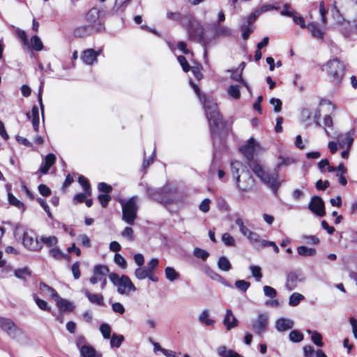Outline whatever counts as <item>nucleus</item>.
<instances>
[{
  "label": "nucleus",
  "instance_id": "nucleus-1",
  "mask_svg": "<svg viewBox=\"0 0 357 357\" xmlns=\"http://www.w3.org/2000/svg\"><path fill=\"white\" fill-rule=\"evenodd\" d=\"M265 149L253 137H250L245 144L240 147V151L245 157L248 164L253 173L259 177L263 183L266 184L271 190L276 192L280 188L278 174L276 172H267L262 167L253 159L255 154L264 152Z\"/></svg>",
  "mask_w": 357,
  "mask_h": 357
},
{
  "label": "nucleus",
  "instance_id": "nucleus-2",
  "mask_svg": "<svg viewBox=\"0 0 357 357\" xmlns=\"http://www.w3.org/2000/svg\"><path fill=\"white\" fill-rule=\"evenodd\" d=\"M190 83L204 105L206 116L211 130L212 139L214 142L215 135H219V128L222 125V119L218 110L217 103L212 97L202 95L197 84L192 81H190Z\"/></svg>",
  "mask_w": 357,
  "mask_h": 357
},
{
  "label": "nucleus",
  "instance_id": "nucleus-3",
  "mask_svg": "<svg viewBox=\"0 0 357 357\" xmlns=\"http://www.w3.org/2000/svg\"><path fill=\"white\" fill-rule=\"evenodd\" d=\"M147 194L149 197L163 204L167 208L172 204L178 206L185 200V195L182 192L169 185L158 189L148 188Z\"/></svg>",
  "mask_w": 357,
  "mask_h": 357
},
{
  "label": "nucleus",
  "instance_id": "nucleus-4",
  "mask_svg": "<svg viewBox=\"0 0 357 357\" xmlns=\"http://www.w3.org/2000/svg\"><path fill=\"white\" fill-rule=\"evenodd\" d=\"M14 236L16 238H22V244L29 250L38 251L43 248L42 243L38 240L36 234L22 225L15 226Z\"/></svg>",
  "mask_w": 357,
  "mask_h": 357
},
{
  "label": "nucleus",
  "instance_id": "nucleus-5",
  "mask_svg": "<svg viewBox=\"0 0 357 357\" xmlns=\"http://www.w3.org/2000/svg\"><path fill=\"white\" fill-rule=\"evenodd\" d=\"M109 279L117 287L118 293L121 295L128 296L130 292L137 290L135 286L127 275H123L119 277L117 273H111L109 274Z\"/></svg>",
  "mask_w": 357,
  "mask_h": 357
},
{
  "label": "nucleus",
  "instance_id": "nucleus-6",
  "mask_svg": "<svg viewBox=\"0 0 357 357\" xmlns=\"http://www.w3.org/2000/svg\"><path fill=\"white\" fill-rule=\"evenodd\" d=\"M121 204L122 207V220L130 225H134L139 208L137 197L133 196L127 201H121Z\"/></svg>",
  "mask_w": 357,
  "mask_h": 357
},
{
  "label": "nucleus",
  "instance_id": "nucleus-7",
  "mask_svg": "<svg viewBox=\"0 0 357 357\" xmlns=\"http://www.w3.org/2000/svg\"><path fill=\"white\" fill-rule=\"evenodd\" d=\"M335 83H339L344 75V65L337 59L327 61L322 67Z\"/></svg>",
  "mask_w": 357,
  "mask_h": 357
},
{
  "label": "nucleus",
  "instance_id": "nucleus-8",
  "mask_svg": "<svg viewBox=\"0 0 357 357\" xmlns=\"http://www.w3.org/2000/svg\"><path fill=\"white\" fill-rule=\"evenodd\" d=\"M235 181L238 190L243 192L250 190L255 184L252 176L248 171H243L241 175H237Z\"/></svg>",
  "mask_w": 357,
  "mask_h": 357
},
{
  "label": "nucleus",
  "instance_id": "nucleus-9",
  "mask_svg": "<svg viewBox=\"0 0 357 357\" xmlns=\"http://www.w3.org/2000/svg\"><path fill=\"white\" fill-rule=\"evenodd\" d=\"M0 328L13 339L22 335V331L10 319L0 317Z\"/></svg>",
  "mask_w": 357,
  "mask_h": 357
},
{
  "label": "nucleus",
  "instance_id": "nucleus-10",
  "mask_svg": "<svg viewBox=\"0 0 357 357\" xmlns=\"http://www.w3.org/2000/svg\"><path fill=\"white\" fill-rule=\"evenodd\" d=\"M268 324V317L266 314L260 313L252 320L250 328L257 335H261L266 331Z\"/></svg>",
  "mask_w": 357,
  "mask_h": 357
},
{
  "label": "nucleus",
  "instance_id": "nucleus-11",
  "mask_svg": "<svg viewBox=\"0 0 357 357\" xmlns=\"http://www.w3.org/2000/svg\"><path fill=\"white\" fill-rule=\"evenodd\" d=\"M100 13L101 10L99 8L93 7L89 10L86 15V20L89 22L93 24L92 29L96 32H100L105 29L104 24L98 21L100 16Z\"/></svg>",
  "mask_w": 357,
  "mask_h": 357
},
{
  "label": "nucleus",
  "instance_id": "nucleus-12",
  "mask_svg": "<svg viewBox=\"0 0 357 357\" xmlns=\"http://www.w3.org/2000/svg\"><path fill=\"white\" fill-rule=\"evenodd\" d=\"M308 208L319 217H324L326 215L324 202L319 196H313L311 198L308 204Z\"/></svg>",
  "mask_w": 357,
  "mask_h": 357
},
{
  "label": "nucleus",
  "instance_id": "nucleus-13",
  "mask_svg": "<svg viewBox=\"0 0 357 357\" xmlns=\"http://www.w3.org/2000/svg\"><path fill=\"white\" fill-rule=\"evenodd\" d=\"M93 272L96 275H99L98 276V282H100V289L102 290L105 288L107 285V278L106 276L109 273V268L102 264H98L94 266Z\"/></svg>",
  "mask_w": 357,
  "mask_h": 357
},
{
  "label": "nucleus",
  "instance_id": "nucleus-14",
  "mask_svg": "<svg viewBox=\"0 0 357 357\" xmlns=\"http://www.w3.org/2000/svg\"><path fill=\"white\" fill-rule=\"evenodd\" d=\"M354 130H350L344 134H337L332 137L337 139L339 142V145L342 148H344L345 146L350 149L353 142H354Z\"/></svg>",
  "mask_w": 357,
  "mask_h": 357
},
{
  "label": "nucleus",
  "instance_id": "nucleus-15",
  "mask_svg": "<svg viewBox=\"0 0 357 357\" xmlns=\"http://www.w3.org/2000/svg\"><path fill=\"white\" fill-rule=\"evenodd\" d=\"M202 269L204 273L211 280L217 281L225 287H231V285L223 277L212 269L210 266L205 265Z\"/></svg>",
  "mask_w": 357,
  "mask_h": 357
},
{
  "label": "nucleus",
  "instance_id": "nucleus-16",
  "mask_svg": "<svg viewBox=\"0 0 357 357\" xmlns=\"http://www.w3.org/2000/svg\"><path fill=\"white\" fill-rule=\"evenodd\" d=\"M100 52L101 50L95 51L93 49H87L82 52L81 59L85 64L92 65L97 62V57Z\"/></svg>",
  "mask_w": 357,
  "mask_h": 357
},
{
  "label": "nucleus",
  "instance_id": "nucleus-17",
  "mask_svg": "<svg viewBox=\"0 0 357 357\" xmlns=\"http://www.w3.org/2000/svg\"><path fill=\"white\" fill-rule=\"evenodd\" d=\"M223 324L227 331H230L238 325V319L234 315L232 311L229 309L226 310V314L223 319Z\"/></svg>",
  "mask_w": 357,
  "mask_h": 357
},
{
  "label": "nucleus",
  "instance_id": "nucleus-18",
  "mask_svg": "<svg viewBox=\"0 0 357 357\" xmlns=\"http://www.w3.org/2000/svg\"><path fill=\"white\" fill-rule=\"evenodd\" d=\"M82 292L84 293L90 303L100 306L104 305V297L102 294L91 293L86 289H83Z\"/></svg>",
  "mask_w": 357,
  "mask_h": 357
},
{
  "label": "nucleus",
  "instance_id": "nucleus-19",
  "mask_svg": "<svg viewBox=\"0 0 357 357\" xmlns=\"http://www.w3.org/2000/svg\"><path fill=\"white\" fill-rule=\"evenodd\" d=\"M189 36L192 40H197L199 43H201L204 49V56L206 60V63L208 62L207 58V48L209 47V42L205 38L204 33L202 31L197 36V38H194L193 32L192 30L189 31Z\"/></svg>",
  "mask_w": 357,
  "mask_h": 357
},
{
  "label": "nucleus",
  "instance_id": "nucleus-20",
  "mask_svg": "<svg viewBox=\"0 0 357 357\" xmlns=\"http://www.w3.org/2000/svg\"><path fill=\"white\" fill-rule=\"evenodd\" d=\"M303 280L296 272H290L287 276L285 287L289 291H292L297 287L298 283Z\"/></svg>",
  "mask_w": 357,
  "mask_h": 357
},
{
  "label": "nucleus",
  "instance_id": "nucleus-21",
  "mask_svg": "<svg viewBox=\"0 0 357 357\" xmlns=\"http://www.w3.org/2000/svg\"><path fill=\"white\" fill-rule=\"evenodd\" d=\"M294 327V321L286 318H280L275 322V328L279 332H283L291 329Z\"/></svg>",
  "mask_w": 357,
  "mask_h": 357
},
{
  "label": "nucleus",
  "instance_id": "nucleus-22",
  "mask_svg": "<svg viewBox=\"0 0 357 357\" xmlns=\"http://www.w3.org/2000/svg\"><path fill=\"white\" fill-rule=\"evenodd\" d=\"M311 35L319 40L324 38V33L316 22H311L306 26Z\"/></svg>",
  "mask_w": 357,
  "mask_h": 357
},
{
  "label": "nucleus",
  "instance_id": "nucleus-23",
  "mask_svg": "<svg viewBox=\"0 0 357 357\" xmlns=\"http://www.w3.org/2000/svg\"><path fill=\"white\" fill-rule=\"evenodd\" d=\"M278 158L279 161L276 165L277 169L288 167L297 162L296 159L286 155H279Z\"/></svg>",
  "mask_w": 357,
  "mask_h": 357
},
{
  "label": "nucleus",
  "instance_id": "nucleus-24",
  "mask_svg": "<svg viewBox=\"0 0 357 357\" xmlns=\"http://www.w3.org/2000/svg\"><path fill=\"white\" fill-rule=\"evenodd\" d=\"M167 17L171 20L181 22L183 23V19L185 18L189 22L192 20V16L190 14H186L185 15H181L179 13H174V12H167Z\"/></svg>",
  "mask_w": 357,
  "mask_h": 357
},
{
  "label": "nucleus",
  "instance_id": "nucleus-25",
  "mask_svg": "<svg viewBox=\"0 0 357 357\" xmlns=\"http://www.w3.org/2000/svg\"><path fill=\"white\" fill-rule=\"evenodd\" d=\"M54 301L56 302L57 306L61 311H72L73 310L74 307L73 304L68 301L61 298L59 296V298H56Z\"/></svg>",
  "mask_w": 357,
  "mask_h": 357
},
{
  "label": "nucleus",
  "instance_id": "nucleus-26",
  "mask_svg": "<svg viewBox=\"0 0 357 357\" xmlns=\"http://www.w3.org/2000/svg\"><path fill=\"white\" fill-rule=\"evenodd\" d=\"M231 35V31L227 26L215 25L214 36L215 38L227 37Z\"/></svg>",
  "mask_w": 357,
  "mask_h": 357
},
{
  "label": "nucleus",
  "instance_id": "nucleus-27",
  "mask_svg": "<svg viewBox=\"0 0 357 357\" xmlns=\"http://www.w3.org/2000/svg\"><path fill=\"white\" fill-rule=\"evenodd\" d=\"M220 357H243L234 350H227L225 346H220L217 349Z\"/></svg>",
  "mask_w": 357,
  "mask_h": 357
},
{
  "label": "nucleus",
  "instance_id": "nucleus-28",
  "mask_svg": "<svg viewBox=\"0 0 357 357\" xmlns=\"http://www.w3.org/2000/svg\"><path fill=\"white\" fill-rule=\"evenodd\" d=\"M337 172L336 174V176L338 178L340 183L342 185H346L347 183V180L345 178L344 175L347 173V168L344 167L343 164H340L337 167Z\"/></svg>",
  "mask_w": 357,
  "mask_h": 357
},
{
  "label": "nucleus",
  "instance_id": "nucleus-29",
  "mask_svg": "<svg viewBox=\"0 0 357 357\" xmlns=\"http://www.w3.org/2000/svg\"><path fill=\"white\" fill-rule=\"evenodd\" d=\"M29 42V47L28 49H33L35 51H40L43 48V44L40 38L38 36H33L31 38Z\"/></svg>",
  "mask_w": 357,
  "mask_h": 357
},
{
  "label": "nucleus",
  "instance_id": "nucleus-30",
  "mask_svg": "<svg viewBox=\"0 0 357 357\" xmlns=\"http://www.w3.org/2000/svg\"><path fill=\"white\" fill-rule=\"evenodd\" d=\"M40 290L45 294L49 295L52 299H55L56 298H59L58 293L49 285L41 282L40 284Z\"/></svg>",
  "mask_w": 357,
  "mask_h": 357
},
{
  "label": "nucleus",
  "instance_id": "nucleus-31",
  "mask_svg": "<svg viewBox=\"0 0 357 357\" xmlns=\"http://www.w3.org/2000/svg\"><path fill=\"white\" fill-rule=\"evenodd\" d=\"M218 267L222 271H229L231 268V264L229 260L225 256L219 257L217 261Z\"/></svg>",
  "mask_w": 357,
  "mask_h": 357
},
{
  "label": "nucleus",
  "instance_id": "nucleus-32",
  "mask_svg": "<svg viewBox=\"0 0 357 357\" xmlns=\"http://www.w3.org/2000/svg\"><path fill=\"white\" fill-rule=\"evenodd\" d=\"M297 252L298 254L302 257H312L314 256L317 253V250L315 248H307L304 245L298 247Z\"/></svg>",
  "mask_w": 357,
  "mask_h": 357
},
{
  "label": "nucleus",
  "instance_id": "nucleus-33",
  "mask_svg": "<svg viewBox=\"0 0 357 357\" xmlns=\"http://www.w3.org/2000/svg\"><path fill=\"white\" fill-rule=\"evenodd\" d=\"M165 275L169 282H174L180 277V274L174 268L169 266L165 268Z\"/></svg>",
  "mask_w": 357,
  "mask_h": 357
},
{
  "label": "nucleus",
  "instance_id": "nucleus-34",
  "mask_svg": "<svg viewBox=\"0 0 357 357\" xmlns=\"http://www.w3.org/2000/svg\"><path fill=\"white\" fill-rule=\"evenodd\" d=\"M305 297L300 293L294 292L293 293L289 298V305L291 307L297 306L299 303L304 300Z\"/></svg>",
  "mask_w": 357,
  "mask_h": 357
},
{
  "label": "nucleus",
  "instance_id": "nucleus-35",
  "mask_svg": "<svg viewBox=\"0 0 357 357\" xmlns=\"http://www.w3.org/2000/svg\"><path fill=\"white\" fill-rule=\"evenodd\" d=\"M209 311L208 310H203L199 316V321L204 323L206 326H212L215 324L213 319H209Z\"/></svg>",
  "mask_w": 357,
  "mask_h": 357
},
{
  "label": "nucleus",
  "instance_id": "nucleus-36",
  "mask_svg": "<svg viewBox=\"0 0 357 357\" xmlns=\"http://www.w3.org/2000/svg\"><path fill=\"white\" fill-rule=\"evenodd\" d=\"M110 338V345L112 347L119 348L122 342L124 341V337L123 335H116V333H113Z\"/></svg>",
  "mask_w": 357,
  "mask_h": 357
},
{
  "label": "nucleus",
  "instance_id": "nucleus-37",
  "mask_svg": "<svg viewBox=\"0 0 357 357\" xmlns=\"http://www.w3.org/2000/svg\"><path fill=\"white\" fill-rule=\"evenodd\" d=\"M241 36L243 39L247 40L250 34L254 31V29L250 24H243L241 27Z\"/></svg>",
  "mask_w": 357,
  "mask_h": 357
},
{
  "label": "nucleus",
  "instance_id": "nucleus-38",
  "mask_svg": "<svg viewBox=\"0 0 357 357\" xmlns=\"http://www.w3.org/2000/svg\"><path fill=\"white\" fill-rule=\"evenodd\" d=\"M8 199L10 204L17 207L19 209L24 210V204L17 199L12 193H8Z\"/></svg>",
  "mask_w": 357,
  "mask_h": 357
},
{
  "label": "nucleus",
  "instance_id": "nucleus-39",
  "mask_svg": "<svg viewBox=\"0 0 357 357\" xmlns=\"http://www.w3.org/2000/svg\"><path fill=\"white\" fill-rule=\"evenodd\" d=\"M80 353L83 357H96V350L93 347L88 345L82 347Z\"/></svg>",
  "mask_w": 357,
  "mask_h": 357
},
{
  "label": "nucleus",
  "instance_id": "nucleus-40",
  "mask_svg": "<svg viewBox=\"0 0 357 357\" xmlns=\"http://www.w3.org/2000/svg\"><path fill=\"white\" fill-rule=\"evenodd\" d=\"M40 241L47 247H52L57 244L58 238L54 236H43Z\"/></svg>",
  "mask_w": 357,
  "mask_h": 357
},
{
  "label": "nucleus",
  "instance_id": "nucleus-41",
  "mask_svg": "<svg viewBox=\"0 0 357 357\" xmlns=\"http://www.w3.org/2000/svg\"><path fill=\"white\" fill-rule=\"evenodd\" d=\"M14 275L16 278L25 280L26 276H29L31 275V272L28 268L25 267L15 270Z\"/></svg>",
  "mask_w": 357,
  "mask_h": 357
},
{
  "label": "nucleus",
  "instance_id": "nucleus-42",
  "mask_svg": "<svg viewBox=\"0 0 357 357\" xmlns=\"http://www.w3.org/2000/svg\"><path fill=\"white\" fill-rule=\"evenodd\" d=\"M100 331L104 339H109L111 336L112 329L108 324L104 323L100 326Z\"/></svg>",
  "mask_w": 357,
  "mask_h": 357
},
{
  "label": "nucleus",
  "instance_id": "nucleus-43",
  "mask_svg": "<svg viewBox=\"0 0 357 357\" xmlns=\"http://www.w3.org/2000/svg\"><path fill=\"white\" fill-rule=\"evenodd\" d=\"M49 254L52 257L56 260H59L68 257L67 255H64L59 248L56 247L51 248L49 251Z\"/></svg>",
  "mask_w": 357,
  "mask_h": 357
},
{
  "label": "nucleus",
  "instance_id": "nucleus-44",
  "mask_svg": "<svg viewBox=\"0 0 357 357\" xmlns=\"http://www.w3.org/2000/svg\"><path fill=\"white\" fill-rule=\"evenodd\" d=\"M222 241L226 246L234 247L236 241L234 237L229 233H225L222 236Z\"/></svg>",
  "mask_w": 357,
  "mask_h": 357
},
{
  "label": "nucleus",
  "instance_id": "nucleus-45",
  "mask_svg": "<svg viewBox=\"0 0 357 357\" xmlns=\"http://www.w3.org/2000/svg\"><path fill=\"white\" fill-rule=\"evenodd\" d=\"M149 271L146 267L142 268V266L137 268L135 271V276L138 280H144L150 275Z\"/></svg>",
  "mask_w": 357,
  "mask_h": 357
},
{
  "label": "nucleus",
  "instance_id": "nucleus-46",
  "mask_svg": "<svg viewBox=\"0 0 357 357\" xmlns=\"http://www.w3.org/2000/svg\"><path fill=\"white\" fill-rule=\"evenodd\" d=\"M34 301L36 302L37 306L42 310L50 312L51 307L48 305L47 303L39 298L37 296H33Z\"/></svg>",
  "mask_w": 357,
  "mask_h": 357
},
{
  "label": "nucleus",
  "instance_id": "nucleus-47",
  "mask_svg": "<svg viewBox=\"0 0 357 357\" xmlns=\"http://www.w3.org/2000/svg\"><path fill=\"white\" fill-rule=\"evenodd\" d=\"M78 182L82 186L85 192L88 195H90L91 194V190L87 178L84 176H79L78 178Z\"/></svg>",
  "mask_w": 357,
  "mask_h": 357
},
{
  "label": "nucleus",
  "instance_id": "nucleus-48",
  "mask_svg": "<svg viewBox=\"0 0 357 357\" xmlns=\"http://www.w3.org/2000/svg\"><path fill=\"white\" fill-rule=\"evenodd\" d=\"M289 340L293 342H300L303 338V334L299 331L294 330L289 333Z\"/></svg>",
  "mask_w": 357,
  "mask_h": 357
},
{
  "label": "nucleus",
  "instance_id": "nucleus-49",
  "mask_svg": "<svg viewBox=\"0 0 357 357\" xmlns=\"http://www.w3.org/2000/svg\"><path fill=\"white\" fill-rule=\"evenodd\" d=\"M130 1V0H116L112 8L113 12L117 13L120 10H123Z\"/></svg>",
  "mask_w": 357,
  "mask_h": 357
},
{
  "label": "nucleus",
  "instance_id": "nucleus-50",
  "mask_svg": "<svg viewBox=\"0 0 357 357\" xmlns=\"http://www.w3.org/2000/svg\"><path fill=\"white\" fill-rule=\"evenodd\" d=\"M250 270L252 276L255 278V280L257 282L261 281L262 278L261 268L259 266L252 265L250 266Z\"/></svg>",
  "mask_w": 357,
  "mask_h": 357
},
{
  "label": "nucleus",
  "instance_id": "nucleus-51",
  "mask_svg": "<svg viewBox=\"0 0 357 357\" xmlns=\"http://www.w3.org/2000/svg\"><path fill=\"white\" fill-rule=\"evenodd\" d=\"M234 285L241 291L245 292L250 287V283L244 280H238L235 282Z\"/></svg>",
  "mask_w": 357,
  "mask_h": 357
},
{
  "label": "nucleus",
  "instance_id": "nucleus-52",
  "mask_svg": "<svg viewBox=\"0 0 357 357\" xmlns=\"http://www.w3.org/2000/svg\"><path fill=\"white\" fill-rule=\"evenodd\" d=\"M311 340L317 346L321 347L324 346V343L322 342V335L319 332L314 331L313 333H312Z\"/></svg>",
  "mask_w": 357,
  "mask_h": 357
},
{
  "label": "nucleus",
  "instance_id": "nucleus-53",
  "mask_svg": "<svg viewBox=\"0 0 357 357\" xmlns=\"http://www.w3.org/2000/svg\"><path fill=\"white\" fill-rule=\"evenodd\" d=\"M228 94L234 99H238L241 96V92L238 86L231 85L228 88Z\"/></svg>",
  "mask_w": 357,
  "mask_h": 357
},
{
  "label": "nucleus",
  "instance_id": "nucleus-54",
  "mask_svg": "<svg viewBox=\"0 0 357 357\" xmlns=\"http://www.w3.org/2000/svg\"><path fill=\"white\" fill-rule=\"evenodd\" d=\"M193 254L196 257L200 258L204 261L206 260L209 256V253L207 251L199 248H195Z\"/></svg>",
  "mask_w": 357,
  "mask_h": 357
},
{
  "label": "nucleus",
  "instance_id": "nucleus-55",
  "mask_svg": "<svg viewBox=\"0 0 357 357\" xmlns=\"http://www.w3.org/2000/svg\"><path fill=\"white\" fill-rule=\"evenodd\" d=\"M121 236L127 238L129 241L134 240V231L130 227H126L121 233Z\"/></svg>",
  "mask_w": 357,
  "mask_h": 357
},
{
  "label": "nucleus",
  "instance_id": "nucleus-56",
  "mask_svg": "<svg viewBox=\"0 0 357 357\" xmlns=\"http://www.w3.org/2000/svg\"><path fill=\"white\" fill-rule=\"evenodd\" d=\"M264 295L270 298H274L277 296L276 290L272 287L265 285L263 287Z\"/></svg>",
  "mask_w": 357,
  "mask_h": 357
},
{
  "label": "nucleus",
  "instance_id": "nucleus-57",
  "mask_svg": "<svg viewBox=\"0 0 357 357\" xmlns=\"http://www.w3.org/2000/svg\"><path fill=\"white\" fill-rule=\"evenodd\" d=\"M333 121L332 117L329 115L325 116L324 118V128L326 135L328 137H331L333 136L331 135L329 131L326 129V128H331L333 126Z\"/></svg>",
  "mask_w": 357,
  "mask_h": 357
},
{
  "label": "nucleus",
  "instance_id": "nucleus-58",
  "mask_svg": "<svg viewBox=\"0 0 357 357\" xmlns=\"http://www.w3.org/2000/svg\"><path fill=\"white\" fill-rule=\"evenodd\" d=\"M238 69L236 70L235 71H233V70H228V72H232V74L231 75V78L235 81H237V82H240L241 83H242L247 89H248V84L242 78V75H241V72H240L239 73H237Z\"/></svg>",
  "mask_w": 357,
  "mask_h": 357
},
{
  "label": "nucleus",
  "instance_id": "nucleus-59",
  "mask_svg": "<svg viewBox=\"0 0 357 357\" xmlns=\"http://www.w3.org/2000/svg\"><path fill=\"white\" fill-rule=\"evenodd\" d=\"M79 266L80 263L79 261L75 262L71 266L72 273L75 280H78L81 276Z\"/></svg>",
  "mask_w": 357,
  "mask_h": 357
},
{
  "label": "nucleus",
  "instance_id": "nucleus-60",
  "mask_svg": "<svg viewBox=\"0 0 357 357\" xmlns=\"http://www.w3.org/2000/svg\"><path fill=\"white\" fill-rule=\"evenodd\" d=\"M114 262L122 268L127 267V262L124 257L120 254H115L114 257Z\"/></svg>",
  "mask_w": 357,
  "mask_h": 357
},
{
  "label": "nucleus",
  "instance_id": "nucleus-61",
  "mask_svg": "<svg viewBox=\"0 0 357 357\" xmlns=\"http://www.w3.org/2000/svg\"><path fill=\"white\" fill-rule=\"evenodd\" d=\"M77 238L79 241L80 244L82 246H84L85 248H90L91 247V240L88 237L87 235H86V234H80V235L78 236Z\"/></svg>",
  "mask_w": 357,
  "mask_h": 357
},
{
  "label": "nucleus",
  "instance_id": "nucleus-62",
  "mask_svg": "<svg viewBox=\"0 0 357 357\" xmlns=\"http://www.w3.org/2000/svg\"><path fill=\"white\" fill-rule=\"evenodd\" d=\"M17 35L19 37V38L21 40L23 45L26 47H29V42L27 39L26 33L23 30H17Z\"/></svg>",
  "mask_w": 357,
  "mask_h": 357
},
{
  "label": "nucleus",
  "instance_id": "nucleus-63",
  "mask_svg": "<svg viewBox=\"0 0 357 357\" xmlns=\"http://www.w3.org/2000/svg\"><path fill=\"white\" fill-rule=\"evenodd\" d=\"M159 261L156 258L151 259L147 264V266H146V268L149 271V273H153L154 270L157 268L158 266Z\"/></svg>",
  "mask_w": 357,
  "mask_h": 357
},
{
  "label": "nucleus",
  "instance_id": "nucleus-64",
  "mask_svg": "<svg viewBox=\"0 0 357 357\" xmlns=\"http://www.w3.org/2000/svg\"><path fill=\"white\" fill-rule=\"evenodd\" d=\"M98 199L103 208L107 207L109 202L111 200V197L107 194H100L98 195Z\"/></svg>",
  "mask_w": 357,
  "mask_h": 357
}]
</instances>
